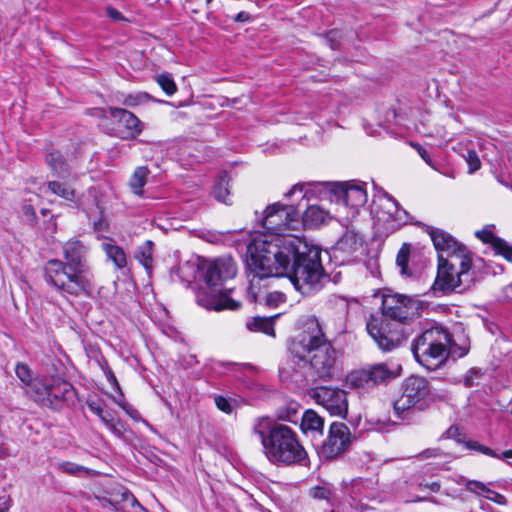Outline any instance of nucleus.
<instances>
[{"label":"nucleus","mask_w":512,"mask_h":512,"mask_svg":"<svg viewBox=\"0 0 512 512\" xmlns=\"http://www.w3.org/2000/svg\"><path fill=\"white\" fill-rule=\"evenodd\" d=\"M247 265L254 277L286 276L304 296L320 291L326 275L321 250L296 236L255 241L249 247Z\"/></svg>","instance_id":"f257e3e1"},{"label":"nucleus","mask_w":512,"mask_h":512,"mask_svg":"<svg viewBox=\"0 0 512 512\" xmlns=\"http://www.w3.org/2000/svg\"><path fill=\"white\" fill-rule=\"evenodd\" d=\"M307 330L291 340L289 351L295 359L293 371L285 368L281 376L290 378L299 387L314 384L317 380H328L333 377L337 361V351L327 340L316 318L306 323Z\"/></svg>","instance_id":"f03ea898"},{"label":"nucleus","mask_w":512,"mask_h":512,"mask_svg":"<svg viewBox=\"0 0 512 512\" xmlns=\"http://www.w3.org/2000/svg\"><path fill=\"white\" fill-rule=\"evenodd\" d=\"M63 260L50 259L44 267L46 283L62 295L80 296L92 288V274L87 260L88 247L71 238L62 245Z\"/></svg>","instance_id":"7ed1b4c3"},{"label":"nucleus","mask_w":512,"mask_h":512,"mask_svg":"<svg viewBox=\"0 0 512 512\" xmlns=\"http://www.w3.org/2000/svg\"><path fill=\"white\" fill-rule=\"evenodd\" d=\"M252 433L259 437L265 456L274 464L302 465L308 457L296 431L285 424L259 417L253 423Z\"/></svg>","instance_id":"20e7f679"},{"label":"nucleus","mask_w":512,"mask_h":512,"mask_svg":"<svg viewBox=\"0 0 512 512\" xmlns=\"http://www.w3.org/2000/svg\"><path fill=\"white\" fill-rule=\"evenodd\" d=\"M236 273V263L231 257H220L208 263L203 276L206 286L197 292V303L208 310L239 309L241 303L229 297L226 291L231 289L224 287V282L234 278Z\"/></svg>","instance_id":"39448f33"},{"label":"nucleus","mask_w":512,"mask_h":512,"mask_svg":"<svg viewBox=\"0 0 512 512\" xmlns=\"http://www.w3.org/2000/svg\"><path fill=\"white\" fill-rule=\"evenodd\" d=\"M451 334L442 327H432L425 330L411 345L416 361L428 370H436L449 357Z\"/></svg>","instance_id":"423d86ee"},{"label":"nucleus","mask_w":512,"mask_h":512,"mask_svg":"<svg viewBox=\"0 0 512 512\" xmlns=\"http://www.w3.org/2000/svg\"><path fill=\"white\" fill-rule=\"evenodd\" d=\"M434 402L429 382L420 376H410L402 384V394L393 408L402 420H409L414 411H424Z\"/></svg>","instance_id":"0eeeda50"},{"label":"nucleus","mask_w":512,"mask_h":512,"mask_svg":"<svg viewBox=\"0 0 512 512\" xmlns=\"http://www.w3.org/2000/svg\"><path fill=\"white\" fill-rule=\"evenodd\" d=\"M472 260L469 255H456L451 259L439 257L437 277L432 286L433 290L449 293L461 291L463 277L471 268Z\"/></svg>","instance_id":"6e6552de"},{"label":"nucleus","mask_w":512,"mask_h":512,"mask_svg":"<svg viewBox=\"0 0 512 512\" xmlns=\"http://www.w3.org/2000/svg\"><path fill=\"white\" fill-rule=\"evenodd\" d=\"M299 217L300 212L293 205H284L279 202L269 205L265 210L261 223L262 227L271 235L264 239H255L248 248L255 241H271L275 237L283 236L281 233L285 230L294 229V225L299 222Z\"/></svg>","instance_id":"1a4fd4ad"},{"label":"nucleus","mask_w":512,"mask_h":512,"mask_svg":"<svg viewBox=\"0 0 512 512\" xmlns=\"http://www.w3.org/2000/svg\"><path fill=\"white\" fill-rule=\"evenodd\" d=\"M398 370L400 366L394 368L388 363H376L351 372L347 379L351 387L368 392L397 378Z\"/></svg>","instance_id":"9d476101"},{"label":"nucleus","mask_w":512,"mask_h":512,"mask_svg":"<svg viewBox=\"0 0 512 512\" xmlns=\"http://www.w3.org/2000/svg\"><path fill=\"white\" fill-rule=\"evenodd\" d=\"M421 302L413 297L403 294H386L382 298L383 319L392 323L404 324L419 315Z\"/></svg>","instance_id":"9b49d317"},{"label":"nucleus","mask_w":512,"mask_h":512,"mask_svg":"<svg viewBox=\"0 0 512 512\" xmlns=\"http://www.w3.org/2000/svg\"><path fill=\"white\" fill-rule=\"evenodd\" d=\"M368 334L383 352H390L402 345L407 339L404 326L392 323L387 319H372L366 326Z\"/></svg>","instance_id":"f8f14e48"},{"label":"nucleus","mask_w":512,"mask_h":512,"mask_svg":"<svg viewBox=\"0 0 512 512\" xmlns=\"http://www.w3.org/2000/svg\"><path fill=\"white\" fill-rule=\"evenodd\" d=\"M308 394L331 416L346 418L349 403L345 390L333 386H316L310 388Z\"/></svg>","instance_id":"ddd939ff"},{"label":"nucleus","mask_w":512,"mask_h":512,"mask_svg":"<svg viewBox=\"0 0 512 512\" xmlns=\"http://www.w3.org/2000/svg\"><path fill=\"white\" fill-rule=\"evenodd\" d=\"M416 225L422 227L430 236L438 253V258L441 256V258L451 259L456 255H469L466 247L446 231L421 222H417Z\"/></svg>","instance_id":"4468645a"},{"label":"nucleus","mask_w":512,"mask_h":512,"mask_svg":"<svg viewBox=\"0 0 512 512\" xmlns=\"http://www.w3.org/2000/svg\"><path fill=\"white\" fill-rule=\"evenodd\" d=\"M352 443V435L346 424L333 422L327 439L323 442L320 454L325 459H333L345 452Z\"/></svg>","instance_id":"2eb2a0df"},{"label":"nucleus","mask_w":512,"mask_h":512,"mask_svg":"<svg viewBox=\"0 0 512 512\" xmlns=\"http://www.w3.org/2000/svg\"><path fill=\"white\" fill-rule=\"evenodd\" d=\"M362 249V237L353 230H347L336 242L333 248V255L342 263L350 262L359 256Z\"/></svg>","instance_id":"dca6fc26"},{"label":"nucleus","mask_w":512,"mask_h":512,"mask_svg":"<svg viewBox=\"0 0 512 512\" xmlns=\"http://www.w3.org/2000/svg\"><path fill=\"white\" fill-rule=\"evenodd\" d=\"M385 197L387 203L381 215L378 216V220L387 223V230H398L400 227L410 222L412 218L405 209L399 206V203L394 197L387 193Z\"/></svg>","instance_id":"f3484780"},{"label":"nucleus","mask_w":512,"mask_h":512,"mask_svg":"<svg viewBox=\"0 0 512 512\" xmlns=\"http://www.w3.org/2000/svg\"><path fill=\"white\" fill-rule=\"evenodd\" d=\"M332 192L345 205L353 208L361 207L367 202V192L364 183H334Z\"/></svg>","instance_id":"a211bd4d"},{"label":"nucleus","mask_w":512,"mask_h":512,"mask_svg":"<svg viewBox=\"0 0 512 512\" xmlns=\"http://www.w3.org/2000/svg\"><path fill=\"white\" fill-rule=\"evenodd\" d=\"M52 395L50 396L51 405L48 408L60 410L64 406H73L77 401V392L73 385L59 376H55Z\"/></svg>","instance_id":"6ab92c4d"},{"label":"nucleus","mask_w":512,"mask_h":512,"mask_svg":"<svg viewBox=\"0 0 512 512\" xmlns=\"http://www.w3.org/2000/svg\"><path fill=\"white\" fill-rule=\"evenodd\" d=\"M54 378L55 376L35 378L30 384V389H27V394L39 405L48 407V405H51L50 396L52 395L53 383H55Z\"/></svg>","instance_id":"aec40b11"},{"label":"nucleus","mask_w":512,"mask_h":512,"mask_svg":"<svg viewBox=\"0 0 512 512\" xmlns=\"http://www.w3.org/2000/svg\"><path fill=\"white\" fill-rule=\"evenodd\" d=\"M377 483L373 479L356 478L345 487V493L354 501L374 499L377 496Z\"/></svg>","instance_id":"412c9836"},{"label":"nucleus","mask_w":512,"mask_h":512,"mask_svg":"<svg viewBox=\"0 0 512 512\" xmlns=\"http://www.w3.org/2000/svg\"><path fill=\"white\" fill-rule=\"evenodd\" d=\"M110 115L125 129L123 138H135L141 133L142 123L132 112L122 108H110Z\"/></svg>","instance_id":"4be33fe9"},{"label":"nucleus","mask_w":512,"mask_h":512,"mask_svg":"<svg viewBox=\"0 0 512 512\" xmlns=\"http://www.w3.org/2000/svg\"><path fill=\"white\" fill-rule=\"evenodd\" d=\"M46 163L55 177L68 179L71 176V167L59 151L53 150L48 153Z\"/></svg>","instance_id":"5701e85b"},{"label":"nucleus","mask_w":512,"mask_h":512,"mask_svg":"<svg viewBox=\"0 0 512 512\" xmlns=\"http://www.w3.org/2000/svg\"><path fill=\"white\" fill-rule=\"evenodd\" d=\"M328 213L317 205H311L302 214V222L306 228L312 229L325 223Z\"/></svg>","instance_id":"b1692460"},{"label":"nucleus","mask_w":512,"mask_h":512,"mask_svg":"<svg viewBox=\"0 0 512 512\" xmlns=\"http://www.w3.org/2000/svg\"><path fill=\"white\" fill-rule=\"evenodd\" d=\"M301 428L304 433L319 432L322 434L324 428L323 419L313 410L304 412L301 418Z\"/></svg>","instance_id":"393cba45"},{"label":"nucleus","mask_w":512,"mask_h":512,"mask_svg":"<svg viewBox=\"0 0 512 512\" xmlns=\"http://www.w3.org/2000/svg\"><path fill=\"white\" fill-rule=\"evenodd\" d=\"M250 331L263 332L269 336H275L273 317H254L246 323Z\"/></svg>","instance_id":"a878e982"},{"label":"nucleus","mask_w":512,"mask_h":512,"mask_svg":"<svg viewBox=\"0 0 512 512\" xmlns=\"http://www.w3.org/2000/svg\"><path fill=\"white\" fill-rule=\"evenodd\" d=\"M102 249L118 269L126 267L127 257L120 246L110 242H105L102 244Z\"/></svg>","instance_id":"bb28decb"},{"label":"nucleus","mask_w":512,"mask_h":512,"mask_svg":"<svg viewBox=\"0 0 512 512\" xmlns=\"http://www.w3.org/2000/svg\"><path fill=\"white\" fill-rule=\"evenodd\" d=\"M485 243H489L497 255L503 256L507 261L512 262V246L502 238L495 236L493 233H487Z\"/></svg>","instance_id":"cd10ccee"},{"label":"nucleus","mask_w":512,"mask_h":512,"mask_svg":"<svg viewBox=\"0 0 512 512\" xmlns=\"http://www.w3.org/2000/svg\"><path fill=\"white\" fill-rule=\"evenodd\" d=\"M47 187L49 191L66 201L76 202L77 193L76 191L67 183L60 181H49L47 183Z\"/></svg>","instance_id":"c85d7f7f"},{"label":"nucleus","mask_w":512,"mask_h":512,"mask_svg":"<svg viewBox=\"0 0 512 512\" xmlns=\"http://www.w3.org/2000/svg\"><path fill=\"white\" fill-rule=\"evenodd\" d=\"M229 183H230V177H229L228 173L225 171L222 172L219 175V178H218L217 182L215 183V185L213 187V192H212L215 199L218 200L219 202H223L226 204L228 203L229 195H230Z\"/></svg>","instance_id":"c756f323"},{"label":"nucleus","mask_w":512,"mask_h":512,"mask_svg":"<svg viewBox=\"0 0 512 512\" xmlns=\"http://www.w3.org/2000/svg\"><path fill=\"white\" fill-rule=\"evenodd\" d=\"M150 171L146 166L137 167L130 178L129 185L136 195L142 194V188L147 182Z\"/></svg>","instance_id":"7c9ffc66"},{"label":"nucleus","mask_w":512,"mask_h":512,"mask_svg":"<svg viewBox=\"0 0 512 512\" xmlns=\"http://www.w3.org/2000/svg\"><path fill=\"white\" fill-rule=\"evenodd\" d=\"M152 248L153 242L147 240L141 246L138 247L135 258L145 267V269L150 270L153 264L152 258Z\"/></svg>","instance_id":"2f4dec72"},{"label":"nucleus","mask_w":512,"mask_h":512,"mask_svg":"<svg viewBox=\"0 0 512 512\" xmlns=\"http://www.w3.org/2000/svg\"><path fill=\"white\" fill-rule=\"evenodd\" d=\"M300 405L295 402H289L285 406L280 407L277 411V419L281 421L297 422Z\"/></svg>","instance_id":"473e14b6"},{"label":"nucleus","mask_w":512,"mask_h":512,"mask_svg":"<svg viewBox=\"0 0 512 512\" xmlns=\"http://www.w3.org/2000/svg\"><path fill=\"white\" fill-rule=\"evenodd\" d=\"M157 84L161 87V89L168 95L172 96L177 92V85L173 80L171 74L162 73L158 74L154 77Z\"/></svg>","instance_id":"72a5a7b5"},{"label":"nucleus","mask_w":512,"mask_h":512,"mask_svg":"<svg viewBox=\"0 0 512 512\" xmlns=\"http://www.w3.org/2000/svg\"><path fill=\"white\" fill-rule=\"evenodd\" d=\"M309 495L318 500H325L328 504L333 506V496L334 493L327 486H315L312 487L309 491Z\"/></svg>","instance_id":"f704fd0d"},{"label":"nucleus","mask_w":512,"mask_h":512,"mask_svg":"<svg viewBox=\"0 0 512 512\" xmlns=\"http://www.w3.org/2000/svg\"><path fill=\"white\" fill-rule=\"evenodd\" d=\"M466 163L468 164V173L473 174L481 167V161L475 150H468L464 156Z\"/></svg>","instance_id":"c9c22d12"},{"label":"nucleus","mask_w":512,"mask_h":512,"mask_svg":"<svg viewBox=\"0 0 512 512\" xmlns=\"http://www.w3.org/2000/svg\"><path fill=\"white\" fill-rule=\"evenodd\" d=\"M370 430H374L377 432H387L389 431V427L393 425V423L389 419H380V418H371L367 420Z\"/></svg>","instance_id":"e433bc0d"},{"label":"nucleus","mask_w":512,"mask_h":512,"mask_svg":"<svg viewBox=\"0 0 512 512\" xmlns=\"http://www.w3.org/2000/svg\"><path fill=\"white\" fill-rule=\"evenodd\" d=\"M16 375L18 378L27 385L28 389H30V384L34 381L32 379L31 370L29 367L25 364L18 363L16 366Z\"/></svg>","instance_id":"4c0bfd02"},{"label":"nucleus","mask_w":512,"mask_h":512,"mask_svg":"<svg viewBox=\"0 0 512 512\" xmlns=\"http://www.w3.org/2000/svg\"><path fill=\"white\" fill-rule=\"evenodd\" d=\"M466 447L468 449L475 450L477 452L488 455L490 457H494V458L499 457V455L496 452H494L491 448L484 446L477 441H467Z\"/></svg>","instance_id":"58836bf2"},{"label":"nucleus","mask_w":512,"mask_h":512,"mask_svg":"<svg viewBox=\"0 0 512 512\" xmlns=\"http://www.w3.org/2000/svg\"><path fill=\"white\" fill-rule=\"evenodd\" d=\"M408 260H409L408 250L401 248L397 254L396 262H397V265L401 268V274H403V275H408V273H407Z\"/></svg>","instance_id":"ea45409f"},{"label":"nucleus","mask_w":512,"mask_h":512,"mask_svg":"<svg viewBox=\"0 0 512 512\" xmlns=\"http://www.w3.org/2000/svg\"><path fill=\"white\" fill-rule=\"evenodd\" d=\"M341 37L342 34L338 29L330 30L325 36L327 43L333 50L339 47Z\"/></svg>","instance_id":"a19ab883"},{"label":"nucleus","mask_w":512,"mask_h":512,"mask_svg":"<svg viewBox=\"0 0 512 512\" xmlns=\"http://www.w3.org/2000/svg\"><path fill=\"white\" fill-rule=\"evenodd\" d=\"M214 402H215V405L216 407L226 413V414H231L232 411H233V406L230 402L229 399L225 398L224 396H221V395H218L215 397L214 399Z\"/></svg>","instance_id":"79ce46f5"},{"label":"nucleus","mask_w":512,"mask_h":512,"mask_svg":"<svg viewBox=\"0 0 512 512\" xmlns=\"http://www.w3.org/2000/svg\"><path fill=\"white\" fill-rule=\"evenodd\" d=\"M149 99V95L147 93H138L136 95H128L124 99V104L127 106H136L145 100Z\"/></svg>","instance_id":"37998d69"},{"label":"nucleus","mask_w":512,"mask_h":512,"mask_svg":"<svg viewBox=\"0 0 512 512\" xmlns=\"http://www.w3.org/2000/svg\"><path fill=\"white\" fill-rule=\"evenodd\" d=\"M466 489L468 491H471V492L479 494V495H481L483 493H487V491H489V488H487L485 486V484H483L482 482H479V481H474V480L468 481L466 483Z\"/></svg>","instance_id":"c03bdc74"},{"label":"nucleus","mask_w":512,"mask_h":512,"mask_svg":"<svg viewBox=\"0 0 512 512\" xmlns=\"http://www.w3.org/2000/svg\"><path fill=\"white\" fill-rule=\"evenodd\" d=\"M59 469L64 473L74 475L82 471L84 468L72 462H64L59 465Z\"/></svg>","instance_id":"a18cd8bd"},{"label":"nucleus","mask_w":512,"mask_h":512,"mask_svg":"<svg viewBox=\"0 0 512 512\" xmlns=\"http://www.w3.org/2000/svg\"><path fill=\"white\" fill-rule=\"evenodd\" d=\"M445 438L447 439H455L457 442L463 441V435L460 432V429L458 426H450L444 433Z\"/></svg>","instance_id":"49530a36"},{"label":"nucleus","mask_w":512,"mask_h":512,"mask_svg":"<svg viewBox=\"0 0 512 512\" xmlns=\"http://www.w3.org/2000/svg\"><path fill=\"white\" fill-rule=\"evenodd\" d=\"M485 497L499 505H506L507 504V499L504 495L496 492V491H493L491 489H489V491H487Z\"/></svg>","instance_id":"de8ad7c7"},{"label":"nucleus","mask_w":512,"mask_h":512,"mask_svg":"<svg viewBox=\"0 0 512 512\" xmlns=\"http://www.w3.org/2000/svg\"><path fill=\"white\" fill-rule=\"evenodd\" d=\"M107 428L118 438L123 437L124 425L121 421L113 420L108 424Z\"/></svg>","instance_id":"09e8293b"},{"label":"nucleus","mask_w":512,"mask_h":512,"mask_svg":"<svg viewBox=\"0 0 512 512\" xmlns=\"http://www.w3.org/2000/svg\"><path fill=\"white\" fill-rule=\"evenodd\" d=\"M102 369H103V371L105 373V376H106L108 382L111 385H113L114 387L119 389V384H118V381L116 379V376L114 375L113 371L111 370V368L109 367L107 362H104V364L102 366Z\"/></svg>","instance_id":"8fccbe9b"},{"label":"nucleus","mask_w":512,"mask_h":512,"mask_svg":"<svg viewBox=\"0 0 512 512\" xmlns=\"http://www.w3.org/2000/svg\"><path fill=\"white\" fill-rule=\"evenodd\" d=\"M480 376V373L476 369H470L466 375L464 376V384L466 387H471L474 385V378H478Z\"/></svg>","instance_id":"3c124183"},{"label":"nucleus","mask_w":512,"mask_h":512,"mask_svg":"<svg viewBox=\"0 0 512 512\" xmlns=\"http://www.w3.org/2000/svg\"><path fill=\"white\" fill-rule=\"evenodd\" d=\"M441 456V450L439 448H428L423 450L419 458L420 459H427V458H437Z\"/></svg>","instance_id":"603ef678"},{"label":"nucleus","mask_w":512,"mask_h":512,"mask_svg":"<svg viewBox=\"0 0 512 512\" xmlns=\"http://www.w3.org/2000/svg\"><path fill=\"white\" fill-rule=\"evenodd\" d=\"M23 214L25 215L27 221L30 224H33L36 220V213L34 208L31 205H24L23 206Z\"/></svg>","instance_id":"864d4df0"},{"label":"nucleus","mask_w":512,"mask_h":512,"mask_svg":"<svg viewBox=\"0 0 512 512\" xmlns=\"http://www.w3.org/2000/svg\"><path fill=\"white\" fill-rule=\"evenodd\" d=\"M87 405H88L89 410L92 413L96 414L97 416H102V412L104 410H103L100 402L94 401V400H88Z\"/></svg>","instance_id":"5fc2aeb1"},{"label":"nucleus","mask_w":512,"mask_h":512,"mask_svg":"<svg viewBox=\"0 0 512 512\" xmlns=\"http://www.w3.org/2000/svg\"><path fill=\"white\" fill-rule=\"evenodd\" d=\"M106 14L109 18H111L114 21H121L124 20L123 15L121 12H119L117 9L113 7H107L106 8Z\"/></svg>","instance_id":"6e6d98bb"},{"label":"nucleus","mask_w":512,"mask_h":512,"mask_svg":"<svg viewBox=\"0 0 512 512\" xmlns=\"http://www.w3.org/2000/svg\"><path fill=\"white\" fill-rule=\"evenodd\" d=\"M282 301V294L278 292L269 293L266 297V303L268 305H277L278 302Z\"/></svg>","instance_id":"4d7b16f0"},{"label":"nucleus","mask_w":512,"mask_h":512,"mask_svg":"<svg viewBox=\"0 0 512 512\" xmlns=\"http://www.w3.org/2000/svg\"><path fill=\"white\" fill-rule=\"evenodd\" d=\"M420 487H424V488H427V489H430L431 491L433 492H438L441 488V485L439 482H431V483H428V482H421L419 484Z\"/></svg>","instance_id":"13d9d810"},{"label":"nucleus","mask_w":512,"mask_h":512,"mask_svg":"<svg viewBox=\"0 0 512 512\" xmlns=\"http://www.w3.org/2000/svg\"><path fill=\"white\" fill-rule=\"evenodd\" d=\"M415 147L417 148L418 153L422 157V159L426 163L431 164V159H430V156H429V153L427 152V150L422 148L419 144H416Z\"/></svg>","instance_id":"bf43d9fd"},{"label":"nucleus","mask_w":512,"mask_h":512,"mask_svg":"<svg viewBox=\"0 0 512 512\" xmlns=\"http://www.w3.org/2000/svg\"><path fill=\"white\" fill-rule=\"evenodd\" d=\"M234 20L236 22H246V21H249L250 20V15L249 13L245 12V11H241L239 12L236 17L234 18Z\"/></svg>","instance_id":"052dcab7"},{"label":"nucleus","mask_w":512,"mask_h":512,"mask_svg":"<svg viewBox=\"0 0 512 512\" xmlns=\"http://www.w3.org/2000/svg\"><path fill=\"white\" fill-rule=\"evenodd\" d=\"M101 421L105 424L107 427L109 423H111L114 419L111 417V415L107 412H102V416H99Z\"/></svg>","instance_id":"680f3d73"},{"label":"nucleus","mask_w":512,"mask_h":512,"mask_svg":"<svg viewBox=\"0 0 512 512\" xmlns=\"http://www.w3.org/2000/svg\"><path fill=\"white\" fill-rule=\"evenodd\" d=\"M125 501L133 507H141L140 503L137 501V499L133 495H126Z\"/></svg>","instance_id":"e2e57ef3"},{"label":"nucleus","mask_w":512,"mask_h":512,"mask_svg":"<svg viewBox=\"0 0 512 512\" xmlns=\"http://www.w3.org/2000/svg\"><path fill=\"white\" fill-rule=\"evenodd\" d=\"M297 191L299 192H302L303 191V185L301 184H296L294 185L286 194H285V197H291V195H293L294 193H296Z\"/></svg>","instance_id":"0e129e2a"},{"label":"nucleus","mask_w":512,"mask_h":512,"mask_svg":"<svg viewBox=\"0 0 512 512\" xmlns=\"http://www.w3.org/2000/svg\"><path fill=\"white\" fill-rule=\"evenodd\" d=\"M498 458L506 459L510 465H512V450H506Z\"/></svg>","instance_id":"69168bd1"},{"label":"nucleus","mask_w":512,"mask_h":512,"mask_svg":"<svg viewBox=\"0 0 512 512\" xmlns=\"http://www.w3.org/2000/svg\"><path fill=\"white\" fill-rule=\"evenodd\" d=\"M487 233H491V232L487 231V230L477 231L476 236L484 242V239L487 238Z\"/></svg>","instance_id":"338daca9"},{"label":"nucleus","mask_w":512,"mask_h":512,"mask_svg":"<svg viewBox=\"0 0 512 512\" xmlns=\"http://www.w3.org/2000/svg\"><path fill=\"white\" fill-rule=\"evenodd\" d=\"M489 507H490L489 504L484 503L483 501H480V508L482 510L487 511Z\"/></svg>","instance_id":"774afa93"}]
</instances>
